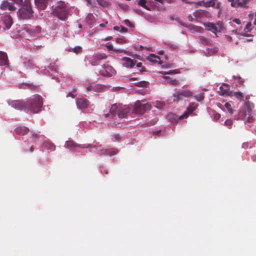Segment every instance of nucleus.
Masks as SVG:
<instances>
[{"label": "nucleus", "instance_id": "23", "mask_svg": "<svg viewBox=\"0 0 256 256\" xmlns=\"http://www.w3.org/2000/svg\"><path fill=\"white\" fill-rule=\"evenodd\" d=\"M42 146L50 151L53 152L56 150V146L48 140H45L42 143Z\"/></svg>", "mask_w": 256, "mask_h": 256}, {"label": "nucleus", "instance_id": "53", "mask_svg": "<svg viewBox=\"0 0 256 256\" xmlns=\"http://www.w3.org/2000/svg\"><path fill=\"white\" fill-rule=\"evenodd\" d=\"M134 11L138 15L143 16L144 15V12L140 9L136 8L134 10Z\"/></svg>", "mask_w": 256, "mask_h": 256}, {"label": "nucleus", "instance_id": "4", "mask_svg": "<svg viewBox=\"0 0 256 256\" xmlns=\"http://www.w3.org/2000/svg\"><path fill=\"white\" fill-rule=\"evenodd\" d=\"M254 105L252 103L248 101L244 102L243 106H241L237 115L234 116L236 120H242L248 122H252L254 120V113L252 112Z\"/></svg>", "mask_w": 256, "mask_h": 256}, {"label": "nucleus", "instance_id": "3", "mask_svg": "<svg viewBox=\"0 0 256 256\" xmlns=\"http://www.w3.org/2000/svg\"><path fill=\"white\" fill-rule=\"evenodd\" d=\"M42 105V97L38 94H34L25 101L24 112L28 114H37L41 110Z\"/></svg>", "mask_w": 256, "mask_h": 256}, {"label": "nucleus", "instance_id": "52", "mask_svg": "<svg viewBox=\"0 0 256 256\" xmlns=\"http://www.w3.org/2000/svg\"><path fill=\"white\" fill-rule=\"evenodd\" d=\"M251 26H252L251 23H250V22L248 23L244 28V30L246 31V32H250Z\"/></svg>", "mask_w": 256, "mask_h": 256}, {"label": "nucleus", "instance_id": "42", "mask_svg": "<svg viewBox=\"0 0 256 256\" xmlns=\"http://www.w3.org/2000/svg\"><path fill=\"white\" fill-rule=\"evenodd\" d=\"M98 4L102 6H108L109 5V2L104 0H96Z\"/></svg>", "mask_w": 256, "mask_h": 256}, {"label": "nucleus", "instance_id": "45", "mask_svg": "<svg viewBox=\"0 0 256 256\" xmlns=\"http://www.w3.org/2000/svg\"><path fill=\"white\" fill-rule=\"evenodd\" d=\"M16 7L14 6V4L13 2H8V6L7 10L10 11H14L16 10Z\"/></svg>", "mask_w": 256, "mask_h": 256}, {"label": "nucleus", "instance_id": "63", "mask_svg": "<svg viewBox=\"0 0 256 256\" xmlns=\"http://www.w3.org/2000/svg\"><path fill=\"white\" fill-rule=\"evenodd\" d=\"M176 74V70H169L168 72H164L165 74Z\"/></svg>", "mask_w": 256, "mask_h": 256}, {"label": "nucleus", "instance_id": "34", "mask_svg": "<svg viewBox=\"0 0 256 256\" xmlns=\"http://www.w3.org/2000/svg\"><path fill=\"white\" fill-rule=\"evenodd\" d=\"M198 40L200 42L204 45H210V42L208 40H207L203 36H199Z\"/></svg>", "mask_w": 256, "mask_h": 256}, {"label": "nucleus", "instance_id": "10", "mask_svg": "<svg viewBox=\"0 0 256 256\" xmlns=\"http://www.w3.org/2000/svg\"><path fill=\"white\" fill-rule=\"evenodd\" d=\"M12 24V20L10 15L6 14L1 16L0 20V30H8Z\"/></svg>", "mask_w": 256, "mask_h": 256}, {"label": "nucleus", "instance_id": "61", "mask_svg": "<svg viewBox=\"0 0 256 256\" xmlns=\"http://www.w3.org/2000/svg\"><path fill=\"white\" fill-rule=\"evenodd\" d=\"M156 122V120L154 119L152 122H146L147 126H150L154 124L155 122Z\"/></svg>", "mask_w": 256, "mask_h": 256}, {"label": "nucleus", "instance_id": "15", "mask_svg": "<svg viewBox=\"0 0 256 256\" xmlns=\"http://www.w3.org/2000/svg\"><path fill=\"white\" fill-rule=\"evenodd\" d=\"M108 86L103 84H97L94 86H88L86 87L87 91L92 92H102L104 89L108 88Z\"/></svg>", "mask_w": 256, "mask_h": 256}, {"label": "nucleus", "instance_id": "5", "mask_svg": "<svg viewBox=\"0 0 256 256\" xmlns=\"http://www.w3.org/2000/svg\"><path fill=\"white\" fill-rule=\"evenodd\" d=\"M28 132V128L26 126H18L15 130V132L17 134L22 135L23 136L22 138V140L25 143H26L27 142L28 143H31L32 142L36 143L38 142L39 140H42L44 138V136L40 135L36 132H32L31 136H30V138H28V137L30 134H28V136L26 135Z\"/></svg>", "mask_w": 256, "mask_h": 256}, {"label": "nucleus", "instance_id": "57", "mask_svg": "<svg viewBox=\"0 0 256 256\" xmlns=\"http://www.w3.org/2000/svg\"><path fill=\"white\" fill-rule=\"evenodd\" d=\"M148 84V82L146 81H142L138 82V86H146Z\"/></svg>", "mask_w": 256, "mask_h": 256}, {"label": "nucleus", "instance_id": "30", "mask_svg": "<svg viewBox=\"0 0 256 256\" xmlns=\"http://www.w3.org/2000/svg\"><path fill=\"white\" fill-rule=\"evenodd\" d=\"M148 60L152 62L159 63L160 61L159 56L154 55V54H150L148 56Z\"/></svg>", "mask_w": 256, "mask_h": 256}, {"label": "nucleus", "instance_id": "28", "mask_svg": "<svg viewBox=\"0 0 256 256\" xmlns=\"http://www.w3.org/2000/svg\"><path fill=\"white\" fill-rule=\"evenodd\" d=\"M198 104L196 102H191L188 107L186 110L184 112H187L188 116L189 114H191L198 106Z\"/></svg>", "mask_w": 256, "mask_h": 256}, {"label": "nucleus", "instance_id": "25", "mask_svg": "<svg viewBox=\"0 0 256 256\" xmlns=\"http://www.w3.org/2000/svg\"><path fill=\"white\" fill-rule=\"evenodd\" d=\"M8 60L6 53L0 51V66H8Z\"/></svg>", "mask_w": 256, "mask_h": 256}, {"label": "nucleus", "instance_id": "27", "mask_svg": "<svg viewBox=\"0 0 256 256\" xmlns=\"http://www.w3.org/2000/svg\"><path fill=\"white\" fill-rule=\"evenodd\" d=\"M34 2L40 9L44 10L46 7L48 0H34Z\"/></svg>", "mask_w": 256, "mask_h": 256}, {"label": "nucleus", "instance_id": "19", "mask_svg": "<svg viewBox=\"0 0 256 256\" xmlns=\"http://www.w3.org/2000/svg\"><path fill=\"white\" fill-rule=\"evenodd\" d=\"M187 118V112H184L180 116L174 114H170L168 115V119L172 122H176L180 120L186 118Z\"/></svg>", "mask_w": 256, "mask_h": 256}, {"label": "nucleus", "instance_id": "36", "mask_svg": "<svg viewBox=\"0 0 256 256\" xmlns=\"http://www.w3.org/2000/svg\"><path fill=\"white\" fill-rule=\"evenodd\" d=\"M217 0H209L206 2H204V6L206 8L211 7L214 6Z\"/></svg>", "mask_w": 256, "mask_h": 256}, {"label": "nucleus", "instance_id": "24", "mask_svg": "<svg viewBox=\"0 0 256 256\" xmlns=\"http://www.w3.org/2000/svg\"><path fill=\"white\" fill-rule=\"evenodd\" d=\"M80 144L75 142L74 140L69 139L65 142L64 147L69 149H72L76 148H79Z\"/></svg>", "mask_w": 256, "mask_h": 256}, {"label": "nucleus", "instance_id": "58", "mask_svg": "<svg viewBox=\"0 0 256 256\" xmlns=\"http://www.w3.org/2000/svg\"><path fill=\"white\" fill-rule=\"evenodd\" d=\"M92 148H94L95 149H96L98 151V150L100 149H101V148H103L102 147V145H92ZM97 152L98 153V152Z\"/></svg>", "mask_w": 256, "mask_h": 256}, {"label": "nucleus", "instance_id": "9", "mask_svg": "<svg viewBox=\"0 0 256 256\" xmlns=\"http://www.w3.org/2000/svg\"><path fill=\"white\" fill-rule=\"evenodd\" d=\"M100 74L102 77L110 78L116 74V70L108 64H104L102 68L98 70Z\"/></svg>", "mask_w": 256, "mask_h": 256}, {"label": "nucleus", "instance_id": "11", "mask_svg": "<svg viewBox=\"0 0 256 256\" xmlns=\"http://www.w3.org/2000/svg\"><path fill=\"white\" fill-rule=\"evenodd\" d=\"M204 26L208 30L211 31L216 34L223 28V24L221 22H218L216 24L212 22L204 23Z\"/></svg>", "mask_w": 256, "mask_h": 256}, {"label": "nucleus", "instance_id": "50", "mask_svg": "<svg viewBox=\"0 0 256 256\" xmlns=\"http://www.w3.org/2000/svg\"><path fill=\"white\" fill-rule=\"evenodd\" d=\"M116 42L118 44H122L126 42V39L124 38H116Z\"/></svg>", "mask_w": 256, "mask_h": 256}, {"label": "nucleus", "instance_id": "1", "mask_svg": "<svg viewBox=\"0 0 256 256\" xmlns=\"http://www.w3.org/2000/svg\"><path fill=\"white\" fill-rule=\"evenodd\" d=\"M130 108L126 106H122L120 104H114L112 105L109 112L104 114L103 116L108 120H114V124L117 126L122 123L129 120L128 114L130 112Z\"/></svg>", "mask_w": 256, "mask_h": 256}, {"label": "nucleus", "instance_id": "20", "mask_svg": "<svg viewBox=\"0 0 256 256\" xmlns=\"http://www.w3.org/2000/svg\"><path fill=\"white\" fill-rule=\"evenodd\" d=\"M216 106L220 108L224 112L228 111L230 114H232L234 113V110L232 106L228 102H226L224 104H222L220 103H217Z\"/></svg>", "mask_w": 256, "mask_h": 256}, {"label": "nucleus", "instance_id": "7", "mask_svg": "<svg viewBox=\"0 0 256 256\" xmlns=\"http://www.w3.org/2000/svg\"><path fill=\"white\" fill-rule=\"evenodd\" d=\"M144 100H137L133 107L132 114L142 116L147 110H150L152 107L151 104L148 102L144 103Z\"/></svg>", "mask_w": 256, "mask_h": 256}, {"label": "nucleus", "instance_id": "12", "mask_svg": "<svg viewBox=\"0 0 256 256\" xmlns=\"http://www.w3.org/2000/svg\"><path fill=\"white\" fill-rule=\"evenodd\" d=\"M7 102L12 108L20 110H24L25 107V100H8Z\"/></svg>", "mask_w": 256, "mask_h": 256}, {"label": "nucleus", "instance_id": "59", "mask_svg": "<svg viewBox=\"0 0 256 256\" xmlns=\"http://www.w3.org/2000/svg\"><path fill=\"white\" fill-rule=\"evenodd\" d=\"M220 118V114L218 113H216L214 114V119L215 120H218Z\"/></svg>", "mask_w": 256, "mask_h": 256}, {"label": "nucleus", "instance_id": "32", "mask_svg": "<svg viewBox=\"0 0 256 256\" xmlns=\"http://www.w3.org/2000/svg\"><path fill=\"white\" fill-rule=\"evenodd\" d=\"M218 92L220 95L224 96L225 94L229 95L230 92L228 89L224 88L222 86H220L219 88Z\"/></svg>", "mask_w": 256, "mask_h": 256}, {"label": "nucleus", "instance_id": "33", "mask_svg": "<svg viewBox=\"0 0 256 256\" xmlns=\"http://www.w3.org/2000/svg\"><path fill=\"white\" fill-rule=\"evenodd\" d=\"M68 6L64 2L59 1L57 3V6L55 9H64V8H68Z\"/></svg>", "mask_w": 256, "mask_h": 256}, {"label": "nucleus", "instance_id": "14", "mask_svg": "<svg viewBox=\"0 0 256 256\" xmlns=\"http://www.w3.org/2000/svg\"><path fill=\"white\" fill-rule=\"evenodd\" d=\"M194 16L198 20H202L204 18H210L212 16L211 14L206 10H196L193 13Z\"/></svg>", "mask_w": 256, "mask_h": 256}, {"label": "nucleus", "instance_id": "16", "mask_svg": "<svg viewBox=\"0 0 256 256\" xmlns=\"http://www.w3.org/2000/svg\"><path fill=\"white\" fill-rule=\"evenodd\" d=\"M118 150L116 148H101L98 151V154L100 156H112L116 154Z\"/></svg>", "mask_w": 256, "mask_h": 256}, {"label": "nucleus", "instance_id": "64", "mask_svg": "<svg viewBox=\"0 0 256 256\" xmlns=\"http://www.w3.org/2000/svg\"><path fill=\"white\" fill-rule=\"evenodd\" d=\"M176 80H170L168 82L170 84H176Z\"/></svg>", "mask_w": 256, "mask_h": 256}, {"label": "nucleus", "instance_id": "38", "mask_svg": "<svg viewBox=\"0 0 256 256\" xmlns=\"http://www.w3.org/2000/svg\"><path fill=\"white\" fill-rule=\"evenodd\" d=\"M8 2L6 0H2L0 4V8L2 10H6L8 8Z\"/></svg>", "mask_w": 256, "mask_h": 256}, {"label": "nucleus", "instance_id": "2", "mask_svg": "<svg viewBox=\"0 0 256 256\" xmlns=\"http://www.w3.org/2000/svg\"><path fill=\"white\" fill-rule=\"evenodd\" d=\"M16 36L25 40H36L42 36L40 26H22L16 28Z\"/></svg>", "mask_w": 256, "mask_h": 256}, {"label": "nucleus", "instance_id": "51", "mask_svg": "<svg viewBox=\"0 0 256 256\" xmlns=\"http://www.w3.org/2000/svg\"><path fill=\"white\" fill-rule=\"evenodd\" d=\"M232 78H234L235 80H240V82H238L239 84H240V85L242 84L244 82V81L243 80H240L241 79V78L240 77V76H233Z\"/></svg>", "mask_w": 256, "mask_h": 256}, {"label": "nucleus", "instance_id": "31", "mask_svg": "<svg viewBox=\"0 0 256 256\" xmlns=\"http://www.w3.org/2000/svg\"><path fill=\"white\" fill-rule=\"evenodd\" d=\"M188 28L192 32H200L201 28L198 26H194L193 25H189Z\"/></svg>", "mask_w": 256, "mask_h": 256}, {"label": "nucleus", "instance_id": "54", "mask_svg": "<svg viewBox=\"0 0 256 256\" xmlns=\"http://www.w3.org/2000/svg\"><path fill=\"white\" fill-rule=\"evenodd\" d=\"M124 22V24L128 27L132 28L134 26L132 24L130 21L128 20H125Z\"/></svg>", "mask_w": 256, "mask_h": 256}, {"label": "nucleus", "instance_id": "40", "mask_svg": "<svg viewBox=\"0 0 256 256\" xmlns=\"http://www.w3.org/2000/svg\"><path fill=\"white\" fill-rule=\"evenodd\" d=\"M76 88L75 87H74L72 90V91L69 92L68 94L66 95V97L70 96L73 98H74L75 96H76Z\"/></svg>", "mask_w": 256, "mask_h": 256}, {"label": "nucleus", "instance_id": "56", "mask_svg": "<svg viewBox=\"0 0 256 256\" xmlns=\"http://www.w3.org/2000/svg\"><path fill=\"white\" fill-rule=\"evenodd\" d=\"M232 124V120H226L224 122V124L227 126H230Z\"/></svg>", "mask_w": 256, "mask_h": 256}, {"label": "nucleus", "instance_id": "13", "mask_svg": "<svg viewBox=\"0 0 256 256\" xmlns=\"http://www.w3.org/2000/svg\"><path fill=\"white\" fill-rule=\"evenodd\" d=\"M107 56L104 54H96L92 56L90 62L92 65L98 66L102 63V60H105Z\"/></svg>", "mask_w": 256, "mask_h": 256}, {"label": "nucleus", "instance_id": "18", "mask_svg": "<svg viewBox=\"0 0 256 256\" xmlns=\"http://www.w3.org/2000/svg\"><path fill=\"white\" fill-rule=\"evenodd\" d=\"M69 8L64 9H55L54 12L56 16L60 20L65 21L69 13Z\"/></svg>", "mask_w": 256, "mask_h": 256}, {"label": "nucleus", "instance_id": "29", "mask_svg": "<svg viewBox=\"0 0 256 256\" xmlns=\"http://www.w3.org/2000/svg\"><path fill=\"white\" fill-rule=\"evenodd\" d=\"M57 72V67L54 64H50L48 67V70H44L42 71V72L43 74H46L47 73H50V72Z\"/></svg>", "mask_w": 256, "mask_h": 256}, {"label": "nucleus", "instance_id": "43", "mask_svg": "<svg viewBox=\"0 0 256 256\" xmlns=\"http://www.w3.org/2000/svg\"><path fill=\"white\" fill-rule=\"evenodd\" d=\"M72 50V52H73L74 53L78 54L82 52V48L80 46H76L74 48H72L69 50L70 51Z\"/></svg>", "mask_w": 256, "mask_h": 256}, {"label": "nucleus", "instance_id": "41", "mask_svg": "<svg viewBox=\"0 0 256 256\" xmlns=\"http://www.w3.org/2000/svg\"><path fill=\"white\" fill-rule=\"evenodd\" d=\"M194 98L195 100H196L198 102H201L203 100L204 98V94L200 93L197 95H195L194 96Z\"/></svg>", "mask_w": 256, "mask_h": 256}, {"label": "nucleus", "instance_id": "8", "mask_svg": "<svg viewBox=\"0 0 256 256\" xmlns=\"http://www.w3.org/2000/svg\"><path fill=\"white\" fill-rule=\"evenodd\" d=\"M76 103L78 109L88 112H91L94 109V106L86 99L84 98H78L76 100Z\"/></svg>", "mask_w": 256, "mask_h": 256}, {"label": "nucleus", "instance_id": "22", "mask_svg": "<svg viewBox=\"0 0 256 256\" xmlns=\"http://www.w3.org/2000/svg\"><path fill=\"white\" fill-rule=\"evenodd\" d=\"M22 63L24 66L28 70L33 69L34 64L30 57H22Z\"/></svg>", "mask_w": 256, "mask_h": 256}, {"label": "nucleus", "instance_id": "35", "mask_svg": "<svg viewBox=\"0 0 256 256\" xmlns=\"http://www.w3.org/2000/svg\"><path fill=\"white\" fill-rule=\"evenodd\" d=\"M94 19V15L92 14H89L86 17V22L88 24L90 25L93 23Z\"/></svg>", "mask_w": 256, "mask_h": 256}, {"label": "nucleus", "instance_id": "60", "mask_svg": "<svg viewBox=\"0 0 256 256\" xmlns=\"http://www.w3.org/2000/svg\"><path fill=\"white\" fill-rule=\"evenodd\" d=\"M106 48L109 50H112L113 46L112 44L108 42L106 44Z\"/></svg>", "mask_w": 256, "mask_h": 256}, {"label": "nucleus", "instance_id": "6", "mask_svg": "<svg viewBox=\"0 0 256 256\" xmlns=\"http://www.w3.org/2000/svg\"><path fill=\"white\" fill-rule=\"evenodd\" d=\"M17 14L21 19L30 18L33 16L30 2L28 0L24 1V4L17 12Z\"/></svg>", "mask_w": 256, "mask_h": 256}, {"label": "nucleus", "instance_id": "47", "mask_svg": "<svg viewBox=\"0 0 256 256\" xmlns=\"http://www.w3.org/2000/svg\"><path fill=\"white\" fill-rule=\"evenodd\" d=\"M118 5L120 8L124 10H127L128 9V6L126 4L118 3Z\"/></svg>", "mask_w": 256, "mask_h": 256}, {"label": "nucleus", "instance_id": "39", "mask_svg": "<svg viewBox=\"0 0 256 256\" xmlns=\"http://www.w3.org/2000/svg\"><path fill=\"white\" fill-rule=\"evenodd\" d=\"M114 30H115L120 32H127V28L124 27V26H114Z\"/></svg>", "mask_w": 256, "mask_h": 256}, {"label": "nucleus", "instance_id": "49", "mask_svg": "<svg viewBox=\"0 0 256 256\" xmlns=\"http://www.w3.org/2000/svg\"><path fill=\"white\" fill-rule=\"evenodd\" d=\"M113 138H114V141H116V142H120L121 140V138H122L118 134H114Z\"/></svg>", "mask_w": 256, "mask_h": 256}, {"label": "nucleus", "instance_id": "46", "mask_svg": "<svg viewBox=\"0 0 256 256\" xmlns=\"http://www.w3.org/2000/svg\"><path fill=\"white\" fill-rule=\"evenodd\" d=\"M92 144H80L79 148H92Z\"/></svg>", "mask_w": 256, "mask_h": 256}, {"label": "nucleus", "instance_id": "26", "mask_svg": "<svg viewBox=\"0 0 256 256\" xmlns=\"http://www.w3.org/2000/svg\"><path fill=\"white\" fill-rule=\"evenodd\" d=\"M218 50V48L216 47L213 48H207L204 50V54L206 56H212L216 53Z\"/></svg>", "mask_w": 256, "mask_h": 256}, {"label": "nucleus", "instance_id": "17", "mask_svg": "<svg viewBox=\"0 0 256 256\" xmlns=\"http://www.w3.org/2000/svg\"><path fill=\"white\" fill-rule=\"evenodd\" d=\"M192 95V92L190 90H183L178 91L174 94L173 96L174 98L173 101L174 102H177L178 101L180 96L188 98L190 96Z\"/></svg>", "mask_w": 256, "mask_h": 256}, {"label": "nucleus", "instance_id": "62", "mask_svg": "<svg viewBox=\"0 0 256 256\" xmlns=\"http://www.w3.org/2000/svg\"><path fill=\"white\" fill-rule=\"evenodd\" d=\"M194 4H197L198 6H204V1L202 0V1H200V2H194Z\"/></svg>", "mask_w": 256, "mask_h": 256}, {"label": "nucleus", "instance_id": "21", "mask_svg": "<svg viewBox=\"0 0 256 256\" xmlns=\"http://www.w3.org/2000/svg\"><path fill=\"white\" fill-rule=\"evenodd\" d=\"M122 64L126 68H131L135 65L136 62L130 58L124 57L122 58Z\"/></svg>", "mask_w": 256, "mask_h": 256}, {"label": "nucleus", "instance_id": "55", "mask_svg": "<svg viewBox=\"0 0 256 256\" xmlns=\"http://www.w3.org/2000/svg\"><path fill=\"white\" fill-rule=\"evenodd\" d=\"M136 66L138 68H140V71L142 72V71H144V68L142 66V64L140 62H139L137 63L136 64Z\"/></svg>", "mask_w": 256, "mask_h": 256}, {"label": "nucleus", "instance_id": "37", "mask_svg": "<svg viewBox=\"0 0 256 256\" xmlns=\"http://www.w3.org/2000/svg\"><path fill=\"white\" fill-rule=\"evenodd\" d=\"M146 0H139L138 2V4L143 7L145 9L148 10H150V8L148 7V6H146Z\"/></svg>", "mask_w": 256, "mask_h": 256}, {"label": "nucleus", "instance_id": "44", "mask_svg": "<svg viewBox=\"0 0 256 256\" xmlns=\"http://www.w3.org/2000/svg\"><path fill=\"white\" fill-rule=\"evenodd\" d=\"M233 96L238 100H242L243 98L242 94L240 91L234 92Z\"/></svg>", "mask_w": 256, "mask_h": 256}, {"label": "nucleus", "instance_id": "48", "mask_svg": "<svg viewBox=\"0 0 256 256\" xmlns=\"http://www.w3.org/2000/svg\"><path fill=\"white\" fill-rule=\"evenodd\" d=\"M24 150L25 152H33L34 150V146L32 144L30 148V149L29 150H28V147L25 145H24Z\"/></svg>", "mask_w": 256, "mask_h": 256}]
</instances>
